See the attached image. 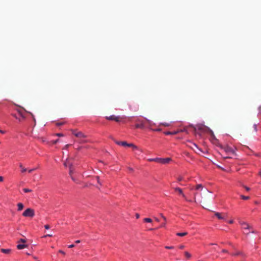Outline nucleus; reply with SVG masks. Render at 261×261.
<instances>
[{"instance_id": "obj_1", "label": "nucleus", "mask_w": 261, "mask_h": 261, "mask_svg": "<svg viewBox=\"0 0 261 261\" xmlns=\"http://www.w3.org/2000/svg\"><path fill=\"white\" fill-rule=\"evenodd\" d=\"M221 148L225 153L223 157L225 159H231L232 157L230 155H234L236 154L235 150L233 148L230 147L228 145L222 146Z\"/></svg>"}, {"instance_id": "obj_2", "label": "nucleus", "mask_w": 261, "mask_h": 261, "mask_svg": "<svg viewBox=\"0 0 261 261\" xmlns=\"http://www.w3.org/2000/svg\"><path fill=\"white\" fill-rule=\"evenodd\" d=\"M116 144L123 146L132 147L134 151H136V153H140L141 150L136 145L133 143H127L126 141H117Z\"/></svg>"}, {"instance_id": "obj_3", "label": "nucleus", "mask_w": 261, "mask_h": 261, "mask_svg": "<svg viewBox=\"0 0 261 261\" xmlns=\"http://www.w3.org/2000/svg\"><path fill=\"white\" fill-rule=\"evenodd\" d=\"M149 162H155L161 164H168L171 161L170 158H149L148 159Z\"/></svg>"}, {"instance_id": "obj_4", "label": "nucleus", "mask_w": 261, "mask_h": 261, "mask_svg": "<svg viewBox=\"0 0 261 261\" xmlns=\"http://www.w3.org/2000/svg\"><path fill=\"white\" fill-rule=\"evenodd\" d=\"M175 183V182H172L171 183V186L172 187V189H173L174 190V191L175 192H177L178 193V194L179 195H180L186 201H188V202H192V200H190V199H189L187 196L185 195V194L184 193L183 191H182V190L179 188V187H174V184Z\"/></svg>"}, {"instance_id": "obj_5", "label": "nucleus", "mask_w": 261, "mask_h": 261, "mask_svg": "<svg viewBox=\"0 0 261 261\" xmlns=\"http://www.w3.org/2000/svg\"><path fill=\"white\" fill-rule=\"evenodd\" d=\"M146 119L144 120L138 119L135 124L136 128L145 129L147 127Z\"/></svg>"}, {"instance_id": "obj_6", "label": "nucleus", "mask_w": 261, "mask_h": 261, "mask_svg": "<svg viewBox=\"0 0 261 261\" xmlns=\"http://www.w3.org/2000/svg\"><path fill=\"white\" fill-rule=\"evenodd\" d=\"M146 123H147V127L150 129H151L152 131L154 132H161L162 130V129L161 128L158 127V128H154V126L155 125V123H154L151 121L146 119Z\"/></svg>"}, {"instance_id": "obj_7", "label": "nucleus", "mask_w": 261, "mask_h": 261, "mask_svg": "<svg viewBox=\"0 0 261 261\" xmlns=\"http://www.w3.org/2000/svg\"><path fill=\"white\" fill-rule=\"evenodd\" d=\"M22 216L25 217L32 218L35 216L34 211L32 208H28L23 212Z\"/></svg>"}, {"instance_id": "obj_8", "label": "nucleus", "mask_w": 261, "mask_h": 261, "mask_svg": "<svg viewBox=\"0 0 261 261\" xmlns=\"http://www.w3.org/2000/svg\"><path fill=\"white\" fill-rule=\"evenodd\" d=\"M105 118L107 120L114 121L115 122H120V116H115L114 115H112L110 116H106Z\"/></svg>"}, {"instance_id": "obj_9", "label": "nucleus", "mask_w": 261, "mask_h": 261, "mask_svg": "<svg viewBox=\"0 0 261 261\" xmlns=\"http://www.w3.org/2000/svg\"><path fill=\"white\" fill-rule=\"evenodd\" d=\"M72 133L75 136L79 138H85L86 136L82 132H77L76 130H72Z\"/></svg>"}, {"instance_id": "obj_10", "label": "nucleus", "mask_w": 261, "mask_h": 261, "mask_svg": "<svg viewBox=\"0 0 261 261\" xmlns=\"http://www.w3.org/2000/svg\"><path fill=\"white\" fill-rule=\"evenodd\" d=\"M240 224L241 225L242 228L245 230H249L250 229L249 225L245 222L240 221Z\"/></svg>"}, {"instance_id": "obj_11", "label": "nucleus", "mask_w": 261, "mask_h": 261, "mask_svg": "<svg viewBox=\"0 0 261 261\" xmlns=\"http://www.w3.org/2000/svg\"><path fill=\"white\" fill-rule=\"evenodd\" d=\"M129 109L134 111H137L139 110V105L134 103L129 105Z\"/></svg>"}, {"instance_id": "obj_12", "label": "nucleus", "mask_w": 261, "mask_h": 261, "mask_svg": "<svg viewBox=\"0 0 261 261\" xmlns=\"http://www.w3.org/2000/svg\"><path fill=\"white\" fill-rule=\"evenodd\" d=\"M215 215L220 220L226 221V217L222 216L221 214L219 212H216Z\"/></svg>"}, {"instance_id": "obj_13", "label": "nucleus", "mask_w": 261, "mask_h": 261, "mask_svg": "<svg viewBox=\"0 0 261 261\" xmlns=\"http://www.w3.org/2000/svg\"><path fill=\"white\" fill-rule=\"evenodd\" d=\"M203 189V186L201 184H197L195 188L191 189V190H195L197 191H201Z\"/></svg>"}, {"instance_id": "obj_14", "label": "nucleus", "mask_w": 261, "mask_h": 261, "mask_svg": "<svg viewBox=\"0 0 261 261\" xmlns=\"http://www.w3.org/2000/svg\"><path fill=\"white\" fill-rule=\"evenodd\" d=\"M232 256H238V255H241L242 256H244L245 254L243 252L240 251H237L233 253H232L231 254Z\"/></svg>"}, {"instance_id": "obj_15", "label": "nucleus", "mask_w": 261, "mask_h": 261, "mask_svg": "<svg viewBox=\"0 0 261 261\" xmlns=\"http://www.w3.org/2000/svg\"><path fill=\"white\" fill-rule=\"evenodd\" d=\"M164 133L166 135H174L177 134L178 133V132H176V130L173 132L167 131L165 132Z\"/></svg>"}, {"instance_id": "obj_16", "label": "nucleus", "mask_w": 261, "mask_h": 261, "mask_svg": "<svg viewBox=\"0 0 261 261\" xmlns=\"http://www.w3.org/2000/svg\"><path fill=\"white\" fill-rule=\"evenodd\" d=\"M1 251L5 254H9L11 252V249H4L2 248L1 249Z\"/></svg>"}, {"instance_id": "obj_17", "label": "nucleus", "mask_w": 261, "mask_h": 261, "mask_svg": "<svg viewBox=\"0 0 261 261\" xmlns=\"http://www.w3.org/2000/svg\"><path fill=\"white\" fill-rule=\"evenodd\" d=\"M18 211H21L24 207V205L22 203L19 202L17 204Z\"/></svg>"}, {"instance_id": "obj_18", "label": "nucleus", "mask_w": 261, "mask_h": 261, "mask_svg": "<svg viewBox=\"0 0 261 261\" xmlns=\"http://www.w3.org/2000/svg\"><path fill=\"white\" fill-rule=\"evenodd\" d=\"M184 178L182 176H179L177 177V182L179 183V185L180 186H183V185L180 183V182L184 180Z\"/></svg>"}, {"instance_id": "obj_19", "label": "nucleus", "mask_w": 261, "mask_h": 261, "mask_svg": "<svg viewBox=\"0 0 261 261\" xmlns=\"http://www.w3.org/2000/svg\"><path fill=\"white\" fill-rule=\"evenodd\" d=\"M176 132H178V133H181V132H186L187 133H188L187 127H184L182 129H179L177 130H176Z\"/></svg>"}, {"instance_id": "obj_20", "label": "nucleus", "mask_w": 261, "mask_h": 261, "mask_svg": "<svg viewBox=\"0 0 261 261\" xmlns=\"http://www.w3.org/2000/svg\"><path fill=\"white\" fill-rule=\"evenodd\" d=\"M27 247V245L24 244H18L17 246V249L21 250Z\"/></svg>"}, {"instance_id": "obj_21", "label": "nucleus", "mask_w": 261, "mask_h": 261, "mask_svg": "<svg viewBox=\"0 0 261 261\" xmlns=\"http://www.w3.org/2000/svg\"><path fill=\"white\" fill-rule=\"evenodd\" d=\"M188 234L187 232H177L176 233V236L179 237H184L186 236Z\"/></svg>"}, {"instance_id": "obj_22", "label": "nucleus", "mask_w": 261, "mask_h": 261, "mask_svg": "<svg viewBox=\"0 0 261 261\" xmlns=\"http://www.w3.org/2000/svg\"><path fill=\"white\" fill-rule=\"evenodd\" d=\"M19 166L21 169V172L22 173H24V172L27 171V169L23 167L22 164L21 163L19 164Z\"/></svg>"}, {"instance_id": "obj_23", "label": "nucleus", "mask_w": 261, "mask_h": 261, "mask_svg": "<svg viewBox=\"0 0 261 261\" xmlns=\"http://www.w3.org/2000/svg\"><path fill=\"white\" fill-rule=\"evenodd\" d=\"M143 221L146 223H151L152 221V219L149 218H145L143 219Z\"/></svg>"}, {"instance_id": "obj_24", "label": "nucleus", "mask_w": 261, "mask_h": 261, "mask_svg": "<svg viewBox=\"0 0 261 261\" xmlns=\"http://www.w3.org/2000/svg\"><path fill=\"white\" fill-rule=\"evenodd\" d=\"M216 166H217L218 168H219V169H221L222 170H223V171H226V172H229V170H227V169H226L225 168H223V167H222L220 166V165H216Z\"/></svg>"}, {"instance_id": "obj_25", "label": "nucleus", "mask_w": 261, "mask_h": 261, "mask_svg": "<svg viewBox=\"0 0 261 261\" xmlns=\"http://www.w3.org/2000/svg\"><path fill=\"white\" fill-rule=\"evenodd\" d=\"M240 197L242 199L245 200H248L249 199V197L247 196H244V195H240Z\"/></svg>"}, {"instance_id": "obj_26", "label": "nucleus", "mask_w": 261, "mask_h": 261, "mask_svg": "<svg viewBox=\"0 0 261 261\" xmlns=\"http://www.w3.org/2000/svg\"><path fill=\"white\" fill-rule=\"evenodd\" d=\"M258 117L261 119V106L258 108Z\"/></svg>"}, {"instance_id": "obj_27", "label": "nucleus", "mask_w": 261, "mask_h": 261, "mask_svg": "<svg viewBox=\"0 0 261 261\" xmlns=\"http://www.w3.org/2000/svg\"><path fill=\"white\" fill-rule=\"evenodd\" d=\"M23 191L24 193H28V192H30L32 191V190L31 189H27V188H24L23 189Z\"/></svg>"}, {"instance_id": "obj_28", "label": "nucleus", "mask_w": 261, "mask_h": 261, "mask_svg": "<svg viewBox=\"0 0 261 261\" xmlns=\"http://www.w3.org/2000/svg\"><path fill=\"white\" fill-rule=\"evenodd\" d=\"M185 254L187 258H190V257L191 256V255L190 253H189L188 252H187V251H186V252H185Z\"/></svg>"}, {"instance_id": "obj_29", "label": "nucleus", "mask_w": 261, "mask_h": 261, "mask_svg": "<svg viewBox=\"0 0 261 261\" xmlns=\"http://www.w3.org/2000/svg\"><path fill=\"white\" fill-rule=\"evenodd\" d=\"M165 248L167 249H174V246H166Z\"/></svg>"}, {"instance_id": "obj_30", "label": "nucleus", "mask_w": 261, "mask_h": 261, "mask_svg": "<svg viewBox=\"0 0 261 261\" xmlns=\"http://www.w3.org/2000/svg\"><path fill=\"white\" fill-rule=\"evenodd\" d=\"M95 178H96V180H97V182H98L100 185H101V183L100 182V181H99V177L98 176H96L95 177Z\"/></svg>"}, {"instance_id": "obj_31", "label": "nucleus", "mask_w": 261, "mask_h": 261, "mask_svg": "<svg viewBox=\"0 0 261 261\" xmlns=\"http://www.w3.org/2000/svg\"><path fill=\"white\" fill-rule=\"evenodd\" d=\"M192 145H193L194 147H195L196 148H197L199 151H201V149L200 148H198V147L197 146V145L195 144V143H192Z\"/></svg>"}, {"instance_id": "obj_32", "label": "nucleus", "mask_w": 261, "mask_h": 261, "mask_svg": "<svg viewBox=\"0 0 261 261\" xmlns=\"http://www.w3.org/2000/svg\"><path fill=\"white\" fill-rule=\"evenodd\" d=\"M253 128H254V130H255V132H257V124H254L253 125Z\"/></svg>"}, {"instance_id": "obj_33", "label": "nucleus", "mask_w": 261, "mask_h": 261, "mask_svg": "<svg viewBox=\"0 0 261 261\" xmlns=\"http://www.w3.org/2000/svg\"><path fill=\"white\" fill-rule=\"evenodd\" d=\"M165 226H166V223L165 222V223L161 224L159 228L165 227Z\"/></svg>"}, {"instance_id": "obj_34", "label": "nucleus", "mask_w": 261, "mask_h": 261, "mask_svg": "<svg viewBox=\"0 0 261 261\" xmlns=\"http://www.w3.org/2000/svg\"><path fill=\"white\" fill-rule=\"evenodd\" d=\"M53 237V234H46V235H44L43 236L44 238H46V237Z\"/></svg>"}, {"instance_id": "obj_35", "label": "nucleus", "mask_w": 261, "mask_h": 261, "mask_svg": "<svg viewBox=\"0 0 261 261\" xmlns=\"http://www.w3.org/2000/svg\"><path fill=\"white\" fill-rule=\"evenodd\" d=\"M243 187L245 188V189L247 191H249L250 190V189L249 187H247V186H243Z\"/></svg>"}, {"instance_id": "obj_36", "label": "nucleus", "mask_w": 261, "mask_h": 261, "mask_svg": "<svg viewBox=\"0 0 261 261\" xmlns=\"http://www.w3.org/2000/svg\"><path fill=\"white\" fill-rule=\"evenodd\" d=\"M222 252H223V253H229V251H228L227 250L225 249H223V250H222Z\"/></svg>"}, {"instance_id": "obj_37", "label": "nucleus", "mask_w": 261, "mask_h": 261, "mask_svg": "<svg viewBox=\"0 0 261 261\" xmlns=\"http://www.w3.org/2000/svg\"><path fill=\"white\" fill-rule=\"evenodd\" d=\"M161 124L164 125V126H169V124L167 123H161Z\"/></svg>"}, {"instance_id": "obj_38", "label": "nucleus", "mask_w": 261, "mask_h": 261, "mask_svg": "<svg viewBox=\"0 0 261 261\" xmlns=\"http://www.w3.org/2000/svg\"><path fill=\"white\" fill-rule=\"evenodd\" d=\"M160 215L162 217V218L164 220V221L166 222V218L162 214H161Z\"/></svg>"}, {"instance_id": "obj_39", "label": "nucleus", "mask_w": 261, "mask_h": 261, "mask_svg": "<svg viewBox=\"0 0 261 261\" xmlns=\"http://www.w3.org/2000/svg\"><path fill=\"white\" fill-rule=\"evenodd\" d=\"M56 136H57L58 137H62L64 136V135L62 133H58V134H56Z\"/></svg>"}, {"instance_id": "obj_40", "label": "nucleus", "mask_w": 261, "mask_h": 261, "mask_svg": "<svg viewBox=\"0 0 261 261\" xmlns=\"http://www.w3.org/2000/svg\"><path fill=\"white\" fill-rule=\"evenodd\" d=\"M71 168H72V165H69V169H70L69 173L71 175V172H72Z\"/></svg>"}, {"instance_id": "obj_41", "label": "nucleus", "mask_w": 261, "mask_h": 261, "mask_svg": "<svg viewBox=\"0 0 261 261\" xmlns=\"http://www.w3.org/2000/svg\"><path fill=\"white\" fill-rule=\"evenodd\" d=\"M35 170H36V168H33V169H31L30 170H28V172L29 173H31L32 172H33V171H34Z\"/></svg>"}, {"instance_id": "obj_42", "label": "nucleus", "mask_w": 261, "mask_h": 261, "mask_svg": "<svg viewBox=\"0 0 261 261\" xmlns=\"http://www.w3.org/2000/svg\"><path fill=\"white\" fill-rule=\"evenodd\" d=\"M59 253H61L62 254H64V255L65 254V252L64 251L62 250H60L59 251Z\"/></svg>"}, {"instance_id": "obj_43", "label": "nucleus", "mask_w": 261, "mask_h": 261, "mask_svg": "<svg viewBox=\"0 0 261 261\" xmlns=\"http://www.w3.org/2000/svg\"><path fill=\"white\" fill-rule=\"evenodd\" d=\"M44 228L46 229H48L49 228V226L48 225H45L44 226Z\"/></svg>"}, {"instance_id": "obj_44", "label": "nucleus", "mask_w": 261, "mask_h": 261, "mask_svg": "<svg viewBox=\"0 0 261 261\" xmlns=\"http://www.w3.org/2000/svg\"><path fill=\"white\" fill-rule=\"evenodd\" d=\"M0 133H1L2 134H4L6 133V131L2 130V129H0Z\"/></svg>"}, {"instance_id": "obj_45", "label": "nucleus", "mask_w": 261, "mask_h": 261, "mask_svg": "<svg viewBox=\"0 0 261 261\" xmlns=\"http://www.w3.org/2000/svg\"><path fill=\"white\" fill-rule=\"evenodd\" d=\"M74 247V244H71V245L68 246V248H73Z\"/></svg>"}, {"instance_id": "obj_46", "label": "nucleus", "mask_w": 261, "mask_h": 261, "mask_svg": "<svg viewBox=\"0 0 261 261\" xmlns=\"http://www.w3.org/2000/svg\"><path fill=\"white\" fill-rule=\"evenodd\" d=\"M64 123L63 122H59V123H57V125H59V126H60V125H63Z\"/></svg>"}, {"instance_id": "obj_47", "label": "nucleus", "mask_w": 261, "mask_h": 261, "mask_svg": "<svg viewBox=\"0 0 261 261\" xmlns=\"http://www.w3.org/2000/svg\"><path fill=\"white\" fill-rule=\"evenodd\" d=\"M184 247H185V246L184 245H180L179 247V249H184Z\"/></svg>"}, {"instance_id": "obj_48", "label": "nucleus", "mask_w": 261, "mask_h": 261, "mask_svg": "<svg viewBox=\"0 0 261 261\" xmlns=\"http://www.w3.org/2000/svg\"><path fill=\"white\" fill-rule=\"evenodd\" d=\"M4 180V177L3 176H0V181H3Z\"/></svg>"}, {"instance_id": "obj_49", "label": "nucleus", "mask_w": 261, "mask_h": 261, "mask_svg": "<svg viewBox=\"0 0 261 261\" xmlns=\"http://www.w3.org/2000/svg\"><path fill=\"white\" fill-rule=\"evenodd\" d=\"M20 241L21 242H23V243H25L26 241L25 240L23 239H21L20 240Z\"/></svg>"}, {"instance_id": "obj_50", "label": "nucleus", "mask_w": 261, "mask_h": 261, "mask_svg": "<svg viewBox=\"0 0 261 261\" xmlns=\"http://www.w3.org/2000/svg\"><path fill=\"white\" fill-rule=\"evenodd\" d=\"M64 164L65 167H67L68 166V164L67 162H65Z\"/></svg>"}, {"instance_id": "obj_51", "label": "nucleus", "mask_w": 261, "mask_h": 261, "mask_svg": "<svg viewBox=\"0 0 261 261\" xmlns=\"http://www.w3.org/2000/svg\"><path fill=\"white\" fill-rule=\"evenodd\" d=\"M233 223V221L232 220H229V223L230 224H232Z\"/></svg>"}, {"instance_id": "obj_52", "label": "nucleus", "mask_w": 261, "mask_h": 261, "mask_svg": "<svg viewBox=\"0 0 261 261\" xmlns=\"http://www.w3.org/2000/svg\"><path fill=\"white\" fill-rule=\"evenodd\" d=\"M59 141V139H57L56 140H55V141H54V143L55 144H56L57 142H58V141Z\"/></svg>"}, {"instance_id": "obj_53", "label": "nucleus", "mask_w": 261, "mask_h": 261, "mask_svg": "<svg viewBox=\"0 0 261 261\" xmlns=\"http://www.w3.org/2000/svg\"><path fill=\"white\" fill-rule=\"evenodd\" d=\"M75 243H80V240H76V241H75Z\"/></svg>"}, {"instance_id": "obj_54", "label": "nucleus", "mask_w": 261, "mask_h": 261, "mask_svg": "<svg viewBox=\"0 0 261 261\" xmlns=\"http://www.w3.org/2000/svg\"><path fill=\"white\" fill-rule=\"evenodd\" d=\"M136 217L138 218L139 217V215L138 214H136Z\"/></svg>"}, {"instance_id": "obj_55", "label": "nucleus", "mask_w": 261, "mask_h": 261, "mask_svg": "<svg viewBox=\"0 0 261 261\" xmlns=\"http://www.w3.org/2000/svg\"><path fill=\"white\" fill-rule=\"evenodd\" d=\"M210 245H216L217 244H214V243H211Z\"/></svg>"}, {"instance_id": "obj_56", "label": "nucleus", "mask_w": 261, "mask_h": 261, "mask_svg": "<svg viewBox=\"0 0 261 261\" xmlns=\"http://www.w3.org/2000/svg\"><path fill=\"white\" fill-rule=\"evenodd\" d=\"M155 220H156L157 222H159V221H160V220H159V219L158 218H155Z\"/></svg>"}, {"instance_id": "obj_57", "label": "nucleus", "mask_w": 261, "mask_h": 261, "mask_svg": "<svg viewBox=\"0 0 261 261\" xmlns=\"http://www.w3.org/2000/svg\"><path fill=\"white\" fill-rule=\"evenodd\" d=\"M174 182H175V183L174 184V187H175V186L176 183L177 182H176V181H174Z\"/></svg>"}, {"instance_id": "obj_58", "label": "nucleus", "mask_w": 261, "mask_h": 261, "mask_svg": "<svg viewBox=\"0 0 261 261\" xmlns=\"http://www.w3.org/2000/svg\"><path fill=\"white\" fill-rule=\"evenodd\" d=\"M259 174L260 176L261 177V171L259 172Z\"/></svg>"}, {"instance_id": "obj_59", "label": "nucleus", "mask_w": 261, "mask_h": 261, "mask_svg": "<svg viewBox=\"0 0 261 261\" xmlns=\"http://www.w3.org/2000/svg\"><path fill=\"white\" fill-rule=\"evenodd\" d=\"M153 229H154V228H150V229H149L150 230H152Z\"/></svg>"}, {"instance_id": "obj_60", "label": "nucleus", "mask_w": 261, "mask_h": 261, "mask_svg": "<svg viewBox=\"0 0 261 261\" xmlns=\"http://www.w3.org/2000/svg\"><path fill=\"white\" fill-rule=\"evenodd\" d=\"M72 180H74V178H73V177H72Z\"/></svg>"}, {"instance_id": "obj_61", "label": "nucleus", "mask_w": 261, "mask_h": 261, "mask_svg": "<svg viewBox=\"0 0 261 261\" xmlns=\"http://www.w3.org/2000/svg\"><path fill=\"white\" fill-rule=\"evenodd\" d=\"M250 231L246 232V233H250Z\"/></svg>"}, {"instance_id": "obj_62", "label": "nucleus", "mask_w": 261, "mask_h": 261, "mask_svg": "<svg viewBox=\"0 0 261 261\" xmlns=\"http://www.w3.org/2000/svg\"><path fill=\"white\" fill-rule=\"evenodd\" d=\"M129 170H133V169L132 168H130Z\"/></svg>"}]
</instances>
